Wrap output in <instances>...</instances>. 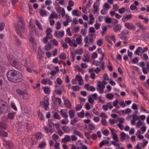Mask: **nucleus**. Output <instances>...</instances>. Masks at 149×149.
<instances>
[{"instance_id":"1","label":"nucleus","mask_w":149,"mask_h":149,"mask_svg":"<svg viewBox=\"0 0 149 149\" xmlns=\"http://www.w3.org/2000/svg\"><path fill=\"white\" fill-rule=\"evenodd\" d=\"M7 76L9 81L15 83L21 82L24 79L23 75L21 73L14 70H8Z\"/></svg>"},{"instance_id":"2","label":"nucleus","mask_w":149,"mask_h":149,"mask_svg":"<svg viewBox=\"0 0 149 149\" xmlns=\"http://www.w3.org/2000/svg\"><path fill=\"white\" fill-rule=\"evenodd\" d=\"M16 31L21 37L24 36L27 32L24 22L22 19L18 21L15 26Z\"/></svg>"},{"instance_id":"3","label":"nucleus","mask_w":149,"mask_h":149,"mask_svg":"<svg viewBox=\"0 0 149 149\" xmlns=\"http://www.w3.org/2000/svg\"><path fill=\"white\" fill-rule=\"evenodd\" d=\"M107 84L105 81H103L102 82L99 81L98 82L97 85V86L96 89L100 93L102 94L104 93V89L105 88V85Z\"/></svg>"},{"instance_id":"4","label":"nucleus","mask_w":149,"mask_h":149,"mask_svg":"<svg viewBox=\"0 0 149 149\" xmlns=\"http://www.w3.org/2000/svg\"><path fill=\"white\" fill-rule=\"evenodd\" d=\"M66 42L69 45L72 47H77V45L74 39H71L69 38H66L65 39Z\"/></svg>"},{"instance_id":"5","label":"nucleus","mask_w":149,"mask_h":149,"mask_svg":"<svg viewBox=\"0 0 149 149\" xmlns=\"http://www.w3.org/2000/svg\"><path fill=\"white\" fill-rule=\"evenodd\" d=\"M49 98L45 97L43 101L40 102V105L43 107L45 110H48L49 109L48 106L49 105Z\"/></svg>"},{"instance_id":"6","label":"nucleus","mask_w":149,"mask_h":149,"mask_svg":"<svg viewBox=\"0 0 149 149\" xmlns=\"http://www.w3.org/2000/svg\"><path fill=\"white\" fill-rule=\"evenodd\" d=\"M17 91L19 95H22L23 96V98L24 99L27 100L28 99L29 94L26 91H22L21 90L18 89Z\"/></svg>"},{"instance_id":"7","label":"nucleus","mask_w":149,"mask_h":149,"mask_svg":"<svg viewBox=\"0 0 149 149\" xmlns=\"http://www.w3.org/2000/svg\"><path fill=\"white\" fill-rule=\"evenodd\" d=\"M12 65L13 67L19 70L22 69L23 65L20 63L17 62L15 60H13V61Z\"/></svg>"},{"instance_id":"8","label":"nucleus","mask_w":149,"mask_h":149,"mask_svg":"<svg viewBox=\"0 0 149 149\" xmlns=\"http://www.w3.org/2000/svg\"><path fill=\"white\" fill-rule=\"evenodd\" d=\"M107 39L108 42L110 44L111 46L113 45V44L111 40H113L114 43L116 42V38L114 35H112L107 36Z\"/></svg>"},{"instance_id":"9","label":"nucleus","mask_w":149,"mask_h":149,"mask_svg":"<svg viewBox=\"0 0 149 149\" xmlns=\"http://www.w3.org/2000/svg\"><path fill=\"white\" fill-rule=\"evenodd\" d=\"M41 83L43 85L48 84L49 86L53 85V82L49 78H44L41 81Z\"/></svg>"},{"instance_id":"10","label":"nucleus","mask_w":149,"mask_h":149,"mask_svg":"<svg viewBox=\"0 0 149 149\" xmlns=\"http://www.w3.org/2000/svg\"><path fill=\"white\" fill-rule=\"evenodd\" d=\"M93 65L96 66H100L102 69H104V63L97 61L94 60L93 61Z\"/></svg>"},{"instance_id":"11","label":"nucleus","mask_w":149,"mask_h":149,"mask_svg":"<svg viewBox=\"0 0 149 149\" xmlns=\"http://www.w3.org/2000/svg\"><path fill=\"white\" fill-rule=\"evenodd\" d=\"M76 79L78 82V84L79 85H82L84 84L83 80L82 79L81 76L79 74H78L75 77Z\"/></svg>"},{"instance_id":"12","label":"nucleus","mask_w":149,"mask_h":149,"mask_svg":"<svg viewBox=\"0 0 149 149\" xmlns=\"http://www.w3.org/2000/svg\"><path fill=\"white\" fill-rule=\"evenodd\" d=\"M125 26L127 29L130 30L134 29L135 27L134 25L129 22L125 23Z\"/></svg>"},{"instance_id":"13","label":"nucleus","mask_w":149,"mask_h":149,"mask_svg":"<svg viewBox=\"0 0 149 149\" xmlns=\"http://www.w3.org/2000/svg\"><path fill=\"white\" fill-rule=\"evenodd\" d=\"M64 34V32L63 31H56L54 33L55 37H57L58 38H62Z\"/></svg>"},{"instance_id":"14","label":"nucleus","mask_w":149,"mask_h":149,"mask_svg":"<svg viewBox=\"0 0 149 149\" xmlns=\"http://www.w3.org/2000/svg\"><path fill=\"white\" fill-rule=\"evenodd\" d=\"M142 48L141 47H138L134 52V54L137 55L141 56L143 54L142 53Z\"/></svg>"},{"instance_id":"15","label":"nucleus","mask_w":149,"mask_h":149,"mask_svg":"<svg viewBox=\"0 0 149 149\" xmlns=\"http://www.w3.org/2000/svg\"><path fill=\"white\" fill-rule=\"evenodd\" d=\"M120 138L122 141L128 139L129 136L128 134H126L124 132H122L120 134Z\"/></svg>"},{"instance_id":"16","label":"nucleus","mask_w":149,"mask_h":149,"mask_svg":"<svg viewBox=\"0 0 149 149\" xmlns=\"http://www.w3.org/2000/svg\"><path fill=\"white\" fill-rule=\"evenodd\" d=\"M61 115L64 118H68V112L67 110L65 109H62L60 111Z\"/></svg>"},{"instance_id":"17","label":"nucleus","mask_w":149,"mask_h":149,"mask_svg":"<svg viewBox=\"0 0 149 149\" xmlns=\"http://www.w3.org/2000/svg\"><path fill=\"white\" fill-rule=\"evenodd\" d=\"M12 144V143L11 142L5 139L3 140V145L6 148H10Z\"/></svg>"},{"instance_id":"18","label":"nucleus","mask_w":149,"mask_h":149,"mask_svg":"<svg viewBox=\"0 0 149 149\" xmlns=\"http://www.w3.org/2000/svg\"><path fill=\"white\" fill-rule=\"evenodd\" d=\"M76 41L78 44L80 45L82 43V36L80 35H78L77 36V37L76 39Z\"/></svg>"},{"instance_id":"19","label":"nucleus","mask_w":149,"mask_h":149,"mask_svg":"<svg viewBox=\"0 0 149 149\" xmlns=\"http://www.w3.org/2000/svg\"><path fill=\"white\" fill-rule=\"evenodd\" d=\"M40 15L42 17L47 16L49 14V12L43 9L40 10Z\"/></svg>"},{"instance_id":"20","label":"nucleus","mask_w":149,"mask_h":149,"mask_svg":"<svg viewBox=\"0 0 149 149\" xmlns=\"http://www.w3.org/2000/svg\"><path fill=\"white\" fill-rule=\"evenodd\" d=\"M132 15H128L123 17L122 19V21L123 22H125L128 21L129 19L132 18Z\"/></svg>"},{"instance_id":"21","label":"nucleus","mask_w":149,"mask_h":149,"mask_svg":"<svg viewBox=\"0 0 149 149\" xmlns=\"http://www.w3.org/2000/svg\"><path fill=\"white\" fill-rule=\"evenodd\" d=\"M89 17L90 20L88 21V24L91 25L93 24L95 22V20L93 16L92 15L90 14L89 15Z\"/></svg>"},{"instance_id":"22","label":"nucleus","mask_w":149,"mask_h":149,"mask_svg":"<svg viewBox=\"0 0 149 149\" xmlns=\"http://www.w3.org/2000/svg\"><path fill=\"white\" fill-rule=\"evenodd\" d=\"M16 113L15 112H9L7 115L8 118L11 120H13L14 119Z\"/></svg>"},{"instance_id":"23","label":"nucleus","mask_w":149,"mask_h":149,"mask_svg":"<svg viewBox=\"0 0 149 149\" xmlns=\"http://www.w3.org/2000/svg\"><path fill=\"white\" fill-rule=\"evenodd\" d=\"M121 29V26L120 24L116 25L113 28V31L116 32H117L120 31Z\"/></svg>"},{"instance_id":"24","label":"nucleus","mask_w":149,"mask_h":149,"mask_svg":"<svg viewBox=\"0 0 149 149\" xmlns=\"http://www.w3.org/2000/svg\"><path fill=\"white\" fill-rule=\"evenodd\" d=\"M72 13L73 15L77 16H79L81 15V12L77 10H73Z\"/></svg>"},{"instance_id":"25","label":"nucleus","mask_w":149,"mask_h":149,"mask_svg":"<svg viewBox=\"0 0 149 149\" xmlns=\"http://www.w3.org/2000/svg\"><path fill=\"white\" fill-rule=\"evenodd\" d=\"M42 88L46 94H49L50 93V88L48 86H45L42 87Z\"/></svg>"},{"instance_id":"26","label":"nucleus","mask_w":149,"mask_h":149,"mask_svg":"<svg viewBox=\"0 0 149 149\" xmlns=\"http://www.w3.org/2000/svg\"><path fill=\"white\" fill-rule=\"evenodd\" d=\"M85 86L88 90H90L91 91H94L95 90V88L94 87L91 86H89V84L85 85Z\"/></svg>"},{"instance_id":"27","label":"nucleus","mask_w":149,"mask_h":149,"mask_svg":"<svg viewBox=\"0 0 149 149\" xmlns=\"http://www.w3.org/2000/svg\"><path fill=\"white\" fill-rule=\"evenodd\" d=\"M64 104L67 108H70L71 107V104L68 99H65L64 100Z\"/></svg>"},{"instance_id":"28","label":"nucleus","mask_w":149,"mask_h":149,"mask_svg":"<svg viewBox=\"0 0 149 149\" xmlns=\"http://www.w3.org/2000/svg\"><path fill=\"white\" fill-rule=\"evenodd\" d=\"M44 131L45 133H52L54 132V131L52 128H48L47 127H44Z\"/></svg>"},{"instance_id":"29","label":"nucleus","mask_w":149,"mask_h":149,"mask_svg":"<svg viewBox=\"0 0 149 149\" xmlns=\"http://www.w3.org/2000/svg\"><path fill=\"white\" fill-rule=\"evenodd\" d=\"M77 115L78 117L80 118H84V110H82L81 112L77 113Z\"/></svg>"},{"instance_id":"30","label":"nucleus","mask_w":149,"mask_h":149,"mask_svg":"<svg viewBox=\"0 0 149 149\" xmlns=\"http://www.w3.org/2000/svg\"><path fill=\"white\" fill-rule=\"evenodd\" d=\"M105 97L107 99L112 100L114 97V95L112 93H109L105 95Z\"/></svg>"},{"instance_id":"31","label":"nucleus","mask_w":149,"mask_h":149,"mask_svg":"<svg viewBox=\"0 0 149 149\" xmlns=\"http://www.w3.org/2000/svg\"><path fill=\"white\" fill-rule=\"evenodd\" d=\"M52 46L49 43L46 44L44 48L47 51L50 50L52 49Z\"/></svg>"},{"instance_id":"32","label":"nucleus","mask_w":149,"mask_h":149,"mask_svg":"<svg viewBox=\"0 0 149 149\" xmlns=\"http://www.w3.org/2000/svg\"><path fill=\"white\" fill-rule=\"evenodd\" d=\"M5 82V79L4 78L0 75V88H2Z\"/></svg>"},{"instance_id":"33","label":"nucleus","mask_w":149,"mask_h":149,"mask_svg":"<svg viewBox=\"0 0 149 149\" xmlns=\"http://www.w3.org/2000/svg\"><path fill=\"white\" fill-rule=\"evenodd\" d=\"M83 61L85 62H88L90 61L89 56L87 54L84 55V58H82Z\"/></svg>"},{"instance_id":"34","label":"nucleus","mask_w":149,"mask_h":149,"mask_svg":"<svg viewBox=\"0 0 149 149\" xmlns=\"http://www.w3.org/2000/svg\"><path fill=\"white\" fill-rule=\"evenodd\" d=\"M75 111L73 110H70L69 111V114L70 118H73L75 115Z\"/></svg>"},{"instance_id":"35","label":"nucleus","mask_w":149,"mask_h":149,"mask_svg":"<svg viewBox=\"0 0 149 149\" xmlns=\"http://www.w3.org/2000/svg\"><path fill=\"white\" fill-rule=\"evenodd\" d=\"M73 133L78 136H79L80 137L82 138L83 137V135L80 132L77 130H74L73 132Z\"/></svg>"},{"instance_id":"36","label":"nucleus","mask_w":149,"mask_h":149,"mask_svg":"<svg viewBox=\"0 0 149 149\" xmlns=\"http://www.w3.org/2000/svg\"><path fill=\"white\" fill-rule=\"evenodd\" d=\"M71 138L68 135L65 136L64 138L62 139V141L65 142H69L70 141Z\"/></svg>"},{"instance_id":"37","label":"nucleus","mask_w":149,"mask_h":149,"mask_svg":"<svg viewBox=\"0 0 149 149\" xmlns=\"http://www.w3.org/2000/svg\"><path fill=\"white\" fill-rule=\"evenodd\" d=\"M84 52L83 49H77L75 51V53L76 54L81 55Z\"/></svg>"},{"instance_id":"38","label":"nucleus","mask_w":149,"mask_h":149,"mask_svg":"<svg viewBox=\"0 0 149 149\" xmlns=\"http://www.w3.org/2000/svg\"><path fill=\"white\" fill-rule=\"evenodd\" d=\"M59 57L61 59L64 60L66 58L67 56L65 53L62 52L59 55Z\"/></svg>"},{"instance_id":"39","label":"nucleus","mask_w":149,"mask_h":149,"mask_svg":"<svg viewBox=\"0 0 149 149\" xmlns=\"http://www.w3.org/2000/svg\"><path fill=\"white\" fill-rule=\"evenodd\" d=\"M62 129L65 133H69L70 132V128L68 127H62Z\"/></svg>"},{"instance_id":"40","label":"nucleus","mask_w":149,"mask_h":149,"mask_svg":"<svg viewBox=\"0 0 149 149\" xmlns=\"http://www.w3.org/2000/svg\"><path fill=\"white\" fill-rule=\"evenodd\" d=\"M46 144L45 142L42 141L39 144L38 147L41 149L44 148L46 146Z\"/></svg>"},{"instance_id":"41","label":"nucleus","mask_w":149,"mask_h":149,"mask_svg":"<svg viewBox=\"0 0 149 149\" xmlns=\"http://www.w3.org/2000/svg\"><path fill=\"white\" fill-rule=\"evenodd\" d=\"M63 86H61L60 87V90H55V92L56 94L58 95H61L62 94V89H63Z\"/></svg>"},{"instance_id":"42","label":"nucleus","mask_w":149,"mask_h":149,"mask_svg":"<svg viewBox=\"0 0 149 149\" xmlns=\"http://www.w3.org/2000/svg\"><path fill=\"white\" fill-rule=\"evenodd\" d=\"M117 120L114 119H110L109 120V123L111 125H113L115 123H116L117 122Z\"/></svg>"},{"instance_id":"43","label":"nucleus","mask_w":149,"mask_h":149,"mask_svg":"<svg viewBox=\"0 0 149 149\" xmlns=\"http://www.w3.org/2000/svg\"><path fill=\"white\" fill-rule=\"evenodd\" d=\"M65 119L61 120V123L63 125H65L68 124L69 121L68 118H65Z\"/></svg>"},{"instance_id":"44","label":"nucleus","mask_w":149,"mask_h":149,"mask_svg":"<svg viewBox=\"0 0 149 149\" xmlns=\"http://www.w3.org/2000/svg\"><path fill=\"white\" fill-rule=\"evenodd\" d=\"M100 116L102 118L104 119L107 118H108L107 115L105 113L102 112L100 113Z\"/></svg>"},{"instance_id":"45","label":"nucleus","mask_w":149,"mask_h":149,"mask_svg":"<svg viewBox=\"0 0 149 149\" xmlns=\"http://www.w3.org/2000/svg\"><path fill=\"white\" fill-rule=\"evenodd\" d=\"M10 106L11 108L13 109L14 110L17 111V108L16 106L15 103L13 102H12L10 104Z\"/></svg>"},{"instance_id":"46","label":"nucleus","mask_w":149,"mask_h":149,"mask_svg":"<svg viewBox=\"0 0 149 149\" xmlns=\"http://www.w3.org/2000/svg\"><path fill=\"white\" fill-rule=\"evenodd\" d=\"M7 133L2 130L0 131V136L2 137H6L8 136Z\"/></svg>"},{"instance_id":"47","label":"nucleus","mask_w":149,"mask_h":149,"mask_svg":"<svg viewBox=\"0 0 149 149\" xmlns=\"http://www.w3.org/2000/svg\"><path fill=\"white\" fill-rule=\"evenodd\" d=\"M112 137L116 142H118L119 141L118 138L116 134L111 135Z\"/></svg>"},{"instance_id":"48","label":"nucleus","mask_w":149,"mask_h":149,"mask_svg":"<svg viewBox=\"0 0 149 149\" xmlns=\"http://www.w3.org/2000/svg\"><path fill=\"white\" fill-rule=\"evenodd\" d=\"M50 42L54 45L57 46L58 45V42L55 39H53L51 40Z\"/></svg>"},{"instance_id":"49","label":"nucleus","mask_w":149,"mask_h":149,"mask_svg":"<svg viewBox=\"0 0 149 149\" xmlns=\"http://www.w3.org/2000/svg\"><path fill=\"white\" fill-rule=\"evenodd\" d=\"M131 111V110L130 108H127L126 110H123L122 112L126 114L130 113Z\"/></svg>"},{"instance_id":"50","label":"nucleus","mask_w":149,"mask_h":149,"mask_svg":"<svg viewBox=\"0 0 149 149\" xmlns=\"http://www.w3.org/2000/svg\"><path fill=\"white\" fill-rule=\"evenodd\" d=\"M142 148L141 143H138L136 146L134 147V149H141Z\"/></svg>"},{"instance_id":"51","label":"nucleus","mask_w":149,"mask_h":149,"mask_svg":"<svg viewBox=\"0 0 149 149\" xmlns=\"http://www.w3.org/2000/svg\"><path fill=\"white\" fill-rule=\"evenodd\" d=\"M78 121V119L77 118H74L71 120L70 122V124L72 125H74Z\"/></svg>"},{"instance_id":"52","label":"nucleus","mask_w":149,"mask_h":149,"mask_svg":"<svg viewBox=\"0 0 149 149\" xmlns=\"http://www.w3.org/2000/svg\"><path fill=\"white\" fill-rule=\"evenodd\" d=\"M103 40L101 39H99L97 42V45L99 46H101L103 44Z\"/></svg>"},{"instance_id":"53","label":"nucleus","mask_w":149,"mask_h":149,"mask_svg":"<svg viewBox=\"0 0 149 149\" xmlns=\"http://www.w3.org/2000/svg\"><path fill=\"white\" fill-rule=\"evenodd\" d=\"M102 133L103 135L106 136H107L109 134V131L106 129L103 130L102 131Z\"/></svg>"},{"instance_id":"54","label":"nucleus","mask_w":149,"mask_h":149,"mask_svg":"<svg viewBox=\"0 0 149 149\" xmlns=\"http://www.w3.org/2000/svg\"><path fill=\"white\" fill-rule=\"evenodd\" d=\"M118 11L119 13L122 14L125 12V9L124 8L122 7L119 9Z\"/></svg>"},{"instance_id":"55","label":"nucleus","mask_w":149,"mask_h":149,"mask_svg":"<svg viewBox=\"0 0 149 149\" xmlns=\"http://www.w3.org/2000/svg\"><path fill=\"white\" fill-rule=\"evenodd\" d=\"M54 117L56 119H60L61 117L60 115L57 112H55L54 114Z\"/></svg>"},{"instance_id":"56","label":"nucleus","mask_w":149,"mask_h":149,"mask_svg":"<svg viewBox=\"0 0 149 149\" xmlns=\"http://www.w3.org/2000/svg\"><path fill=\"white\" fill-rule=\"evenodd\" d=\"M110 8L109 5L107 3H105L103 5V8L104 9H106L108 10Z\"/></svg>"},{"instance_id":"57","label":"nucleus","mask_w":149,"mask_h":149,"mask_svg":"<svg viewBox=\"0 0 149 149\" xmlns=\"http://www.w3.org/2000/svg\"><path fill=\"white\" fill-rule=\"evenodd\" d=\"M36 24L38 27L39 29L41 30H42V27L40 23L37 20H36Z\"/></svg>"},{"instance_id":"58","label":"nucleus","mask_w":149,"mask_h":149,"mask_svg":"<svg viewBox=\"0 0 149 149\" xmlns=\"http://www.w3.org/2000/svg\"><path fill=\"white\" fill-rule=\"evenodd\" d=\"M55 9L58 13H61V8L59 5L56 6L55 7Z\"/></svg>"},{"instance_id":"59","label":"nucleus","mask_w":149,"mask_h":149,"mask_svg":"<svg viewBox=\"0 0 149 149\" xmlns=\"http://www.w3.org/2000/svg\"><path fill=\"white\" fill-rule=\"evenodd\" d=\"M148 143V141L146 140L145 139L143 140V142L141 143V145L143 148L145 147Z\"/></svg>"},{"instance_id":"60","label":"nucleus","mask_w":149,"mask_h":149,"mask_svg":"<svg viewBox=\"0 0 149 149\" xmlns=\"http://www.w3.org/2000/svg\"><path fill=\"white\" fill-rule=\"evenodd\" d=\"M139 57H136L133 58L132 60V63L134 64H135L138 63L139 61Z\"/></svg>"},{"instance_id":"61","label":"nucleus","mask_w":149,"mask_h":149,"mask_svg":"<svg viewBox=\"0 0 149 149\" xmlns=\"http://www.w3.org/2000/svg\"><path fill=\"white\" fill-rule=\"evenodd\" d=\"M38 116L39 117L41 120H44L45 119V117L43 114L40 112H38Z\"/></svg>"},{"instance_id":"62","label":"nucleus","mask_w":149,"mask_h":149,"mask_svg":"<svg viewBox=\"0 0 149 149\" xmlns=\"http://www.w3.org/2000/svg\"><path fill=\"white\" fill-rule=\"evenodd\" d=\"M102 124L103 125L106 126L107 125V122L106 119L102 118L101 121Z\"/></svg>"},{"instance_id":"63","label":"nucleus","mask_w":149,"mask_h":149,"mask_svg":"<svg viewBox=\"0 0 149 149\" xmlns=\"http://www.w3.org/2000/svg\"><path fill=\"white\" fill-rule=\"evenodd\" d=\"M106 104L108 108H109L110 109H112L113 107V105L111 102H108Z\"/></svg>"},{"instance_id":"64","label":"nucleus","mask_w":149,"mask_h":149,"mask_svg":"<svg viewBox=\"0 0 149 149\" xmlns=\"http://www.w3.org/2000/svg\"><path fill=\"white\" fill-rule=\"evenodd\" d=\"M52 139L56 141L59 138L58 136L56 134H53Z\"/></svg>"}]
</instances>
